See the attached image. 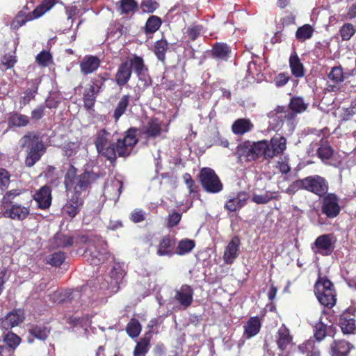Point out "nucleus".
I'll return each instance as SVG.
<instances>
[{
	"instance_id": "nucleus-64",
	"label": "nucleus",
	"mask_w": 356,
	"mask_h": 356,
	"mask_svg": "<svg viewBox=\"0 0 356 356\" xmlns=\"http://www.w3.org/2000/svg\"><path fill=\"white\" fill-rule=\"evenodd\" d=\"M45 107L43 105L37 106L31 111V119L35 121L40 120L44 115Z\"/></svg>"
},
{
	"instance_id": "nucleus-46",
	"label": "nucleus",
	"mask_w": 356,
	"mask_h": 356,
	"mask_svg": "<svg viewBox=\"0 0 356 356\" xmlns=\"http://www.w3.org/2000/svg\"><path fill=\"white\" fill-rule=\"evenodd\" d=\"M355 33L356 29L351 23H345L339 29V35L343 41L349 40Z\"/></svg>"
},
{
	"instance_id": "nucleus-30",
	"label": "nucleus",
	"mask_w": 356,
	"mask_h": 356,
	"mask_svg": "<svg viewBox=\"0 0 356 356\" xmlns=\"http://www.w3.org/2000/svg\"><path fill=\"white\" fill-rule=\"evenodd\" d=\"M327 77L334 83L333 85L328 86L330 88L329 90L334 92L337 88V86L344 81L345 77L342 67L339 65L332 67Z\"/></svg>"
},
{
	"instance_id": "nucleus-6",
	"label": "nucleus",
	"mask_w": 356,
	"mask_h": 356,
	"mask_svg": "<svg viewBox=\"0 0 356 356\" xmlns=\"http://www.w3.org/2000/svg\"><path fill=\"white\" fill-rule=\"evenodd\" d=\"M21 147L26 149L27 156H42L46 146L38 132L29 131L20 140Z\"/></svg>"
},
{
	"instance_id": "nucleus-56",
	"label": "nucleus",
	"mask_w": 356,
	"mask_h": 356,
	"mask_svg": "<svg viewBox=\"0 0 356 356\" xmlns=\"http://www.w3.org/2000/svg\"><path fill=\"white\" fill-rule=\"evenodd\" d=\"M203 30L202 25H195L188 27L186 34L191 41H195L200 35Z\"/></svg>"
},
{
	"instance_id": "nucleus-44",
	"label": "nucleus",
	"mask_w": 356,
	"mask_h": 356,
	"mask_svg": "<svg viewBox=\"0 0 356 356\" xmlns=\"http://www.w3.org/2000/svg\"><path fill=\"white\" fill-rule=\"evenodd\" d=\"M195 247V243L192 240L184 239L179 241L175 254L183 255L191 252Z\"/></svg>"
},
{
	"instance_id": "nucleus-52",
	"label": "nucleus",
	"mask_w": 356,
	"mask_h": 356,
	"mask_svg": "<svg viewBox=\"0 0 356 356\" xmlns=\"http://www.w3.org/2000/svg\"><path fill=\"white\" fill-rule=\"evenodd\" d=\"M20 194L19 190L13 189L8 191L3 197L1 202V207L6 208L13 202V200Z\"/></svg>"
},
{
	"instance_id": "nucleus-10",
	"label": "nucleus",
	"mask_w": 356,
	"mask_h": 356,
	"mask_svg": "<svg viewBox=\"0 0 356 356\" xmlns=\"http://www.w3.org/2000/svg\"><path fill=\"white\" fill-rule=\"evenodd\" d=\"M2 215L5 218H9L15 220H23L28 217L30 213L29 206L22 205L21 204L14 203L10 207L6 208L1 207Z\"/></svg>"
},
{
	"instance_id": "nucleus-5",
	"label": "nucleus",
	"mask_w": 356,
	"mask_h": 356,
	"mask_svg": "<svg viewBox=\"0 0 356 356\" xmlns=\"http://www.w3.org/2000/svg\"><path fill=\"white\" fill-rule=\"evenodd\" d=\"M81 241L88 244L85 251V257L90 264L97 266L104 261V254L97 250V248H101L103 250V246L105 245L104 241L101 238L95 236H82Z\"/></svg>"
},
{
	"instance_id": "nucleus-39",
	"label": "nucleus",
	"mask_w": 356,
	"mask_h": 356,
	"mask_svg": "<svg viewBox=\"0 0 356 356\" xmlns=\"http://www.w3.org/2000/svg\"><path fill=\"white\" fill-rule=\"evenodd\" d=\"M261 322L257 316L252 317L244 325L245 334L248 338L255 336L260 330Z\"/></svg>"
},
{
	"instance_id": "nucleus-17",
	"label": "nucleus",
	"mask_w": 356,
	"mask_h": 356,
	"mask_svg": "<svg viewBox=\"0 0 356 356\" xmlns=\"http://www.w3.org/2000/svg\"><path fill=\"white\" fill-rule=\"evenodd\" d=\"M101 60L96 56L86 55L81 61L80 71L83 75L95 72L100 66Z\"/></svg>"
},
{
	"instance_id": "nucleus-14",
	"label": "nucleus",
	"mask_w": 356,
	"mask_h": 356,
	"mask_svg": "<svg viewBox=\"0 0 356 356\" xmlns=\"http://www.w3.org/2000/svg\"><path fill=\"white\" fill-rule=\"evenodd\" d=\"M276 343L278 348L282 352H289L293 346V337L290 334V331L284 325L277 330Z\"/></svg>"
},
{
	"instance_id": "nucleus-13",
	"label": "nucleus",
	"mask_w": 356,
	"mask_h": 356,
	"mask_svg": "<svg viewBox=\"0 0 356 356\" xmlns=\"http://www.w3.org/2000/svg\"><path fill=\"white\" fill-rule=\"evenodd\" d=\"M289 111L284 106H277L276 108L270 113V125L273 129H280L282 127L284 122L286 120L292 122L289 120Z\"/></svg>"
},
{
	"instance_id": "nucleus-19",
	"label": "nucleus",
	"mask_w": 356,
	"mask_h": 356,
	"mask_svg": "<svg viewBox=\"0 0 356 356\" xmlns=\"http://www.w3.org/2000/svg\"><path fill=\"white\" fill-rule=\"evenodd\" d=\"M307 108L308 104L305 103L302 97L298 96L292 97L289 104L290 111L288 115H289V120L293 121L298 114L305 112Z\"/></svg>"
},
{
	"instance_id": "nucleus-20",
	"label": "nucleus",
	"mask_w": 356,
	"mask_h": 356,
	"mask_svg": "<svg viewBox=\"0 0 356 356\" xmlns=\"http://www.w3.org/2000/svg\"><path fill=\"white\" fill-rule=\"evenodd\" d=\"M239 247V238L234 237L225 249L222 257L225 264H231L234 262L238 256Z\"/></svg>"
},
{
	"instance_id": "nucleus-2",
	"label": "nucleus",
	"mask_w": 356,
	"mask_h": 356,
	"mask_svg": "<svg viewBox=\"0 0 356 356\" xmlns=\"http://www.w3.org/2000/svg\"><path fill=\"white\" fill-rule=\"evenodd\" d=\"M139 129L130 127L124 133V137L117 140L116 143L108 140L109 133L102 129L97 134L95 145L101 156H129L136 145L138 143Z\"/></svg>"
},
{
	"instance_id": "nucleus-45",
	"label": "nucleus",
	"mask_w": 356,
	"mask_h": 356,
	"mask_svg": "<svg viewBox=\"0 0 356 356\" xmlns=\"http://www.w3.org/2000/svg\"><path fill=\"white\" fill-rule=\"evenodd\" d=\"M140 8L142 13H153L159 7V3L156 0H141L140 3Z\"/></svg>"
},
{
	"instance_id": "nucleus-58",
	"label": "nucleus",
	"mask_w": 356,
	"mask_h": 356,
	"mask_svg": "<svg viewBox=\"0 0 356 356\" xmlns=\"http://www.w3.org/2000/svg\"><path fill=\"white\" fill-rule=\"evenodd\" d=\"M30 332L35 338L44 340L47 338L49 330L44 327H35L31 329Z\"/></svg>"
},
{
	"instance_id": "nucleus-28",
	"label": "nucleus",
	"mask_w": 356,
	"mask_h": 356,
	"mask_svg": "<svg viewBox=\"0 0 356 356\" xmlns=\"http://www.w3.org/2000/svg\"><path fill=\"white\" fill-rule=\"evenodd\" d=\"M289 62L291 74L295 77L302 78L305 76V67L301 63L300 59L296 51L291 54Z\"/></svg>"
},
{
	"instance_id": "nucleus-29",
	"label": "nucleus",
	"mask_w": 356,
	"mask_h": 356,
	"mask_svg": "<svg viewBox=\"0 0 356 356\" xmlns=\"http://www.w3.org/2000/svg\"><path fill=\"white\" fill-rule=\"evenodd\" d=\"M50 298L54 303H62L65 301L71 300L75 298H80L81 293L79 290L76 291H54L51 295H49Z\"/></svg>"
},
{
	"instance_id": "nucleus-55",
	"label": "nucleus",
	"mask_w": 356,
	"mask_h": 356,
	"mask_svg": "<svg viewBox=\"0 0 356 356\" xmlns=\"http://www.w3.org/2000/svg\"><path fill=\"white\" fill-rule=\"evenodd\" d=\"M327 326L322 322H318L314 327V337L318 341H321L327 333Z\"/></svg>"
},
{
	"instance_id": "nucleus-12",
	"label": "nucleus",
	"mask_w": 356,
	"mask_h": 356,
	"mask_svg": "<svg viewBox=\"0 0 356 356\" xmlns=\"http://www.w3.org/2000/svg\"><path fill=\"white\" fill-rule=\"evenodd\" d=\"M303 188L321 195L327 190L325 180L320 176L308 177L302 179Z\"/></svg>"
},
{
	"instance_id": "nucleus-15",
	"label": "nucleus",
	"mask_w": 356,
	"mask_h": 356,
	"mask_svg": "<svg viewBox=\"0 0 356 356\" xmlns=\"http://www.w3.org/2000/svg\"><path fill=\"white\" fill-rule=\"evenodd\" d=\"M322 211L328 218H334L339 213V200L334 194L330 193L325 196L323 200Z\"/></svg>"
},
{
	"instance_id": "nucleus-24",
	"label": "nucleus",
	"mask_w": 356,
	"mask_h": 356,
	"mask_svg": "<svg viewBox=\"0 0 356 356\" xmlns=\"http://www.w3.org/2000/svg\"><path fill=\"white\" fill-rule=\"evenodd\" d=\"M162 132V122L157 118H152L144 127L143 134L147 138L159 136Z\"/></svg>"
},
{
	"instance_id": "nucleus-26",
	"label": "nucleus",
	"mask_w": 356,
	"mask_h": 356,
	"mask_svg": "<svg viewBox=\"0 0 356 356\" xmlns=\"http://www.w3.org/2000/svg\"><path fill=\"white\" fill-rule=\"evenodd\" d=\"M339 325L343 334H352L356 329L355 316L349 312H343L339 318Z\"/></svg>"
},
{
	"instance_id": "nucleus-60",
	"label": "nucleus",
	"mask_w": 356,
	"mask_h": 356,
	"mask_svg": "<svg viewBox=\"0 0 356 356\" xmlns=\"http://www.w3.org/2000/svg\"><path fill=\"white\" fill-rule=\"evenodd\" d=\"M17 61V60L15 56L6 54L1 58V65L8 70L13 67Z\"/></svg>"
},
{
	"instance_id": "nucleus-4",
	"label": "nucleus",
	"mask_w": 356,
	"mask_h": 356,
	"mask_svg": "<svg viewBox=\"0 0 356 356\" xmlns=\"http://www.w3.org/2000/svg\"><path fill=\"white\" fill-rule=\"evenodd\" d=\"M315 295L319 302L327 307L336 303V293L332 283L326 277H320L314 286Z\"/></svg>"
},
{
	"instance_id": "nucleus-61",
	"label": "nucleus",
	"mask_w": 356,
	"mask_h": 356,
	"mask_svg": "<svg viewBox=\"0 0 356 356\" xmlns=\"http://www.w3.org/2000/svg\"><path fill=\"white\" fill-rule=\"evenodd\" d=\"M10 183V175L4 169H0V192L6 188Z\"/></svg>"
},
{
	"instance_id": "nucleus-35",
	"label": "nucleus",
	"mask_w": 356,
	"mask_h": 356,
	"mask_svg": "<svg viewBox=\"0 0 356 356\" xmlns=\"http://www.w3.org/2000/svg\"><path fill=\"white\" fill-rule=\"evenodd\" d=\"M118 8L120 15H129L138 11L139 5L136 0H120Z\"/></svg>"
},
{
	"instance_id": "nucleus-31",
	"label": "nucleus",
	"mask_w": 356,
	"mask_h": 356,
	"mask_svg": "<svg viewBox=\"0 0 356 356\" xmlns=\"http://www.w3.org/2000/svg\"><path fill=\"white\" fill-rule=\"evenodd\" d=\"M353 346L346 341H334L330 346L331 356H346Z\"/></svg>"
},
{
	"instance_id": "nucleus-37",
	"label": "nucleus",
	"mask_w": 356,
	"mask_h": 356,
	"mask_svg": "<svg viewBox=\"0 0 356 356\" xmlns=\"http://www.w3.org/2000/svg\"><path fill=\"white\" fill-rule=\"evenodd\" d=\"M131 96L129 95H124L118 101L116 107L113 111V119L117 122L122 115L126 112L130 102Z\"/></svg>"
},
{
	"instance_id": "nucleus-40",
	"label": "nucleus",
	"mask_w": 356,
	"mask_h": 356,
	"mask_svg": "<svg viewBox=\"0 0 356 356\" xmlns=\"http://www.w3.org/2000/svg\"><path fill=\"white\" fill-rule=\"evenodd\" d=\"M29 118L27 115L17 112L11 113L8 119V123L10 127H26L29 124Z\"/></svg>"
},
{
	"instance_id": "nucleus-1",
	"label": "nucleus",
	"mask_w": 356,
	"mask_h": 356,
	"mask_svg": "<svg viewBox=\"0 0 356 356\" xmlns=\"http://www.w3.org/2000/svg\"><path fill=\"white\" fill-rule=\"evenodd\" d=\"M97 177V173L94 171H86L82 175L76 176V170L74 167L70 166L68 169L65 179L67 200L64 209L70 217H74L79 212L83 204L81 193Z\"/></svg>"
},
{
	"instance_id": "nucleus-11",
	"label": "nucleus",
	"mask_w": 356,
	"mask_h": 356,
	"mask_svg": "<svg viewBox=\"0 0 356 356\" xmlns=\"http://www.w3.org/2000/svg\"><path fill=\"white\" fill-rule=\"evenodd\" d=\"M267 144L268 149L263 156H278L283 154L286 149V138L279 134L274 135L269 142L267 140Z\"/></svg>"
},
{
	"instance_id": "nucleus-36",
	"label": "nucleus",
	"mask_w": 356,
	"mask_h": 356,
	"mask_svg": "<svg viewBox=\"0 0 356 356\" xmlns=\"http://www.w3.org/2000/svg\"><path fill=\"white\" fill-rule=\"evenodd\" d=\"M110 74L108 72H103L95 74L90 78L88 86H93L94 90L99 94L103 90L105 82L109 79Z\"/></svg>"
},
{
	"instance_id": "nucleus-48",
	"label": "nucleus",
	"mask_w": 356,
	"mask_h": 356,
	"mask_svg": "<svg viewBox=\"0 0 356 356\" xmlns=\"http://www.w3.org/2000/svg\"><path fill=\"white\" fill-rule=\"evenodd\" d=\"M54 243L56 248H65L72 245L73 241L72 238L68 236L56 234L54 238Z\"/></svg>"
},
{
	"instance_id": "nucleus-8",
	"label": "nucleus",
	"mask_w": 356,
	"mask_h": 356,
	"mask_svg": "<svg viewBox=\"0 0 356 356\" xmlns=\"http://www.w3.org/2000/svg\"><path fill=\"white\" fill-rule=\"evenodd\" d=\"M200 179L203 188L208 193H217L222 190L221 181L211 168H202L200 174Z\"/></svg>"
},
{
	"instance_id": "nucleus-32",
	"label": "nucleus",
	"mask_w": 356,
	"mask_h": 356,
	"mask_svg": "<svg viewBox=\"0 0 356 356\" xmlns=\"http://www.w3.org/2000/svg\"><path fill=\"white\" fill-rule=\"evenodd\" d=\"M169 49V43L164 38L156 40L153 45V52L157 59L163 63H165V54Z\"/></svg>"
},
{
	"instance_id": "nucleus-54",
	"label": "nucleus",
	"mask_w": 356,
	"mask_h": 356,
	"mask_svg": "<svg viewBox=\"0 0 356 356\" xmlns=\"http://www.w3.org/2000/svg\"><path fill=\"white\" fill-rule=\"evenodd\" d=\"M4 341L11 348H16L20 343V338L13 332L7 333L4 337Z\"/></svg>"
},
{
	"instance_id": "nucleus-33",
	"label": "nucleus",
	"mask_w": 356,
	"mask_h": 356,
	"mask_svg": "<svg viewBox=\"0 0 356 356\" xmlns=\"http://www.w3.org/2000/svg\"><path fill=\"white\" fill-rule=\"evenodd\" d=\"M162 19L157 15H150L146 20L143 31L146 35H152L161 26Z\"/></svg>"
},
{
	"instance_id": "nucleus-41",
	"label": "nucleus",
	"mask_w": 356,
	"mask_h": 356,
	"mask_svg": "<svg viewBox=\"0 0 356 356\" xmlns=\"http://www.w3.org/2000/svg\"><path fill=\"white\" fill-rule=\"evenodd\" d=\"M58 1L59 0H43L32 11V14L35 15V17L38 19L49 11Z\"/></svg>"
},
{
	"instance_id": "nucleus-63",
	"label": "nucleus",
	"mask_w": 356,
	"mask_h": 356,
	"mask_svg": "<svg viewBox=\"0 0 356 356\" xmlns=\"http://www.w3.org/2000/svg\"><path fill=\"white\" fill-rule=\"evenodd\" d=\"M289 81V76L284 72L278 74L274 79L275 86L277 87H282L285 86Z\"/></svg>"
},
{
	"instance_id": "nucleus-59",
	"label": "nucleus",
	"mask_w": 356,
	"mask_h": 356,
	"mask_svg": "<svg viewBox=\"0 0 356 356\" xmlns=\"http://www.w3.org/2000/svg\"><path fill=\"white\" fill-rule=\"evenodd\" d=\"M149 342L148 341L144 339L141 340L136 345L134 355V356H142L144 355L148 350Z\"/></svg>"
},
{
	"instance_id": "nucleus-21",
	"label": "nucleus",
	"mask_w": 356,
	"mask_h": 356,
	"mask_svg": "<svg viewBox=\"0 0 356 356\" xmlns=\"http://www.w3.org/2000/svg\"><path fill=\"white\" fill-rule=\"evenodd\" d=\"M175 239L169 236H165L158 244L156 254L160 257H171L175 254Z\"/></svg>"
},
{
	"instance_id": "nucleus-51",
	"label": "nucleus",
	"mask_w": 356,
	"mask_h": 356,
	"mask_svg": "<svg viewBox=\"0 0 356 356\" xmlns=\"http://www.w3.org/2000/svg\"><path fill=\"white\" fill-rule=\"evenodd\" d=\"M141 331V325L137 320L132 319L127 327V334L132 338L139 335Z\"/></svg>"
},
{
	"instance_id": "nucleus-22",
	"label": "nucleus",
	"mask_w": 356,
	"mask_h": 356,
	"mask_svg": "<svg viewBox=\"0 0 356 356\" xmlns=\"http://www.w3.org/2000/svg\"><path fill=\"white\" fill-rule=\"evenodd\" d=\"M231 54V47L227 43L216 42L212 45L211 55L215 59L227 61Z\"/></svg>"
},
{
	"instance_id": "nucleus-7",
	"label": "nucleus",
	"mask_w": 356,
	"mask_h": 356,
	"mask_svg": "<svg viewBox=\"0 0 356 356\" xmlns=\"http://www.w3.org/2000/svg\"><path fill=\"white\" fill-rule=\"evenodd\" d=\"M268 146L267 140H261L257 142L245 140L236 147L237 156H263Z\"/></svg>"
},
{
	"instance_id": "nucleus-49",
	"label": "nucleus",
	"mask_w": 356,
	"mask_h": 356,
	"mask_svg": "<svg viewBox=\"0 0 356 356\" xmlns=\"http://www.w3.org/2000/svg\"><path fill=\"white\" fill-rule=\"evenodd\" d=\"M53 60L52 55L49 51L42 50L35 58L36 63L42 67H47Z\"/></svg>"
},
{
	"instance_id": "nucleus-18",
	"label": "nucleus",
	"mask_w": 356,
	"mask_h": 356,
	"mask_svg": "<svg viewBox=\"0 0 356 356\" xmlns=\"http://www.w3.org/2000/svg\"><path fill=\"white\" fill-rule=\"evenodd\" d=\"M254 124L247 118H238L232 123L231 130L236 136H243L254 129Z\"/></svg>"
},
{
	"instance_id": "nucleus-47",
	"label": "nucleus",
	"mask_w": 356,
	"mask_h": 356,
	"mask_svg": "<svg viewBox=\"0 0 356 356\" xmlns=\"http://www.w3.org/2000/svg\"><path fill=\"white\" fill-rule=\"evenodd\" d=\"M334 150L327 138H322L317 149V156H332Z\"/></svg>"
},
{
	"instance_id": "nucleus-57",
	"label": "nucleus",
	"mask_w": 356,
	"mask_h": 356,
	"mask_svg": "<svg viewBox=\"0 0 356 356\" xmlns=\"http://www.w3.org/2000/svg\"><path fill=\"white\" fill-rule=\"evenodd\" d=\"M275 193H269V192H266L264 194H261V195H257V194H254L252 197V201L257 204H266L268 203L270 200H271L272 199H273L275 197V196L273 195Z\"/></svg>"
},
{
	"instance_id": "nucleus-53",
	"label": "nucleus",
	"mask_w": 356,
	"mask_h": 356,
	"mask_svg": "<svg viewBox=\"0 0 356 356\" xmlns=\"http://www.w3.org/2000/svg\"><path fill=\"white\" fill-rule=\"evenodd\" d=\"M298 349L302 352H307V356H320L319 350L314 347L313 342L308 341L298 346Z\"/></svg>"
},
{
	"instance_id": "nucleus-16",
	"label": "nucleus",
	"mask_w": 356,
	"mask_h": 356,
	"mask_svg": "<svg viewBox=\"0 0 356 356\" xmlns=\"http://www.w3.org/2000/svg\"><path fill=\"white\" fill-rule=\"evenodd\" d=\"M125 275L123 266L120 264H115L109 273L110 280L108 281V286L111 291L116 293L119 289V284L122 281Z\"/></svg>"
},
{
	"instance_id": "nucleus-62",
	"label": "nucleus",
	"mask_w": 356,
	"mask_h": 356,
	"mask_svg": "<svg viewBox=\"0 0 356 356\" xmlns=\"http://www.w3.org/2000/svg\"><path fill=\"white\" fill-rule=\"evenodd\" d=\"M65 256L61 252H58L52 254L49 259V263L53 266H60L64 261Z\"/></svg>"
},
{
	"instance_id": "nucleus-23",
	"label": "nucleus",
	"mask_w": 356,
	"mask_h": 356,
	"mask_svg": "<svg viewBox=\"0 0 356 356\" xmlns=\"http://www.w3.org/2000/svg\"><path fill=\"white\" fill-rule=\"evenodd\" d=\"M24 318L22 310L17 309L10 312L1 321V327L5 330L10 329L21 323Z\"/></svg>"
},
{
	"instance_id": "nucleus-43",
	"label": "nucleus",
	"mask_w": 356,
	"mask_h": 356,
	"mask_svg": "<svg viewBox=\"0 0 356 356\" xmlns=\"http://www.w3.org/2000/svg\"><path fill=\"white\" fill-rule=\"evenodd\" d=\"M246 200L245 194L238 195L236 197L229 199L225 205V208L229 211H235L241 208Z\"/></svg>"
},
{
	"instance_id": "nucleus-34",
	"label": "nucleus",
	"mask_w": 356,
	"mask_h": 356,
	"mask_svg": "<svg viewBox=\"0 0 356 356\" xmlns=\"http://www.w3.org/2000/svg\"><path fill=\"white\" fill-rule=\"evenodd\" d=\"M35 15L32 12L26 13L24 10H20L16 15L13 20L10 23V28L16 30L24 25L27 22L35 19Z\"/></svg>"
},
{
	"instance_id": "nucleus-27",
	"label": "nucleus",
	"mask_w": 356,
	"mask_h": 356,
	"mask_svg": "<svg viewBox=\"0 0 356 356\" xmlns=\"http://www.w3.org/2000/svg\"><path fill=\"white\" fill-rule=\"evenodd\" d=\"M193 296L192 288L188 285H183L179 290L176 291L175 298L180 305L184 307H188L193 301Z\"/></svg>"
},
{
	"instance_id": "nucleus-3",
	"label": "nucleus",
	"mask_w": 356,
	"mask_h": 356,
	"mask_svg": "<svg viewBox=\"0 0 356 356\" xmlns=\"http://www.w3.org/2000/svg\"><path fill=\"white\" fill-rule=\"evenodd\" d=\"M133 71L143 83V88H147L152 83L151 77L147 74L148 68L144 59L138 55H133L122 61L118 67L114 81L118 86L123 88L130 81Z\"/></svg>"
},
{
	"instance_id": "nucleus-50",
	"label": "nucleus",
	"mask_w": 356,
	"mask_h": 356,
	"mask_svg": "<svg viewBox=\"0 0 356 356\" xmlns=\"http://www.w3.org/2000/svg\"><path fill=\"white\" fill-rule=\"evenodd\" d=\"M38 90V84L36 82L32 81V87L26 90L22 97V103L24 106L29 104L35 98Z\"/></svg>"
},
{
	"instance_id": "nucleus-38",
	"label": "nucleus",
	"mask_w": 356,
	"mask_h": 356,
	"mask_svg": "<svg viewBox=\"0 0 356 356\" xmlns=\"http://www.w3.org/2000/svg\"><path fill=\"white\" fill-rule=\"evenodd\" d=\"M99 95V94L94 90L93 86L90 87L88 86V87L84 90L83 94V102L86 110H91L94 107L97 97Z\"/></svg>"
},
{
	"instance_id": "nucleus-9",
	"label": "nucleus",
	"mask_w": 356,
	"mask_h": 356,
	"mask_svg": "<svg viewBox=\"0 0 356 356\" xmlns=\"http://www.w3.org/2000/svg\"><path fill=\"white\" fill-rule=\"evenodd\" d=\"M334 247V238L331 234H323L317 237L312 244V250L316 254L330 255Z\"/></svg>"
},
{
	"instance_id": "nucleus-42",
	"label": "nucleus",
	"mask_w": 356,
	"mask_h": 356,
	"mask_svg": "<svg viewBox=\"0 0 356 356\" xmlns=\"http://www.w3.org/2000/svg\"><path fill=\"white\" fill-rule=\"evenodd\" d=\"M314 32V29L312 25L309 24H304L298 28L296 32V38L299 41H305L310 39Z\"/></svg>"
},
{
	"instance_id": "nucleus-25",
	"label": "nucleus",
	"mask_w": 356,
	"mask_h": 356,
	"mask_svg": "<svg viewBox=\"0 0 356 356\" xmlns=\"http://www.w3.org/2000/svg\"><path fill=\"white\" fill-rule=\"evenodd\" d=\"M51 191L49 186L40 188L34 195V200L41 209H47L51 204Z\"/></svg>"
}]
</instances>
